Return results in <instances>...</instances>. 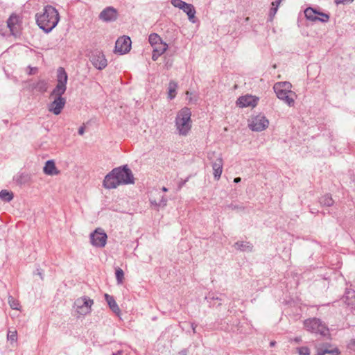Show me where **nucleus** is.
<instances>
[{"instance_id":"1","label":"nucleus","mask_w":355,"mask_h":355,"mask_svg":"<svg viewBox=\"0 0 355 355\" xmlns=\"http://www.w3.org/2000/svg\"><path fill=\"white\" fill-rule=\"evenodd\" d=\"M57 85L50 94V98L53 101L49 105L48 110L55 115L61 113L66 104V99L62 96L67 89V74L62 67H60L57 72Z\"/></svg>"},{"instance_id":"2","label":"nucleus","mask_w":355,"mask_h":355,"mask_svg":"<svg viewBox=\"0 0 355 355\" xmlns=\"http://www.w3.org/2000/svg\"><path fill=\"white\" fill-rule=\"evenodd\" d=\"M134 183V175L127 165L114 168L103 180V186L109 189H115L122 184Z\"/></svg>"},{"instance_id":"3","label":"nucleus","mask_w":355,"mask_h":355,"mask_svg":"<svg viewBox=\"0 0 355 355\" xmlns=\"http://www.w3.org/2000/svg\"><path fill=\"white\" fill-rule=\"evenodd\" d=\"M35 19L38 26L44 32L49 33L57 26L60 15L55 8L47 5L42 11L36 14Z\"/></svg>"},{"instance_id":"4","label":"nucleus","mask_w":355,"mask_h":355,"mask_svg":"<svg viewBox=\"0 0 355 355\" xmlns=\"http://www.w3.org/2000/svg\"><path fill=\"white\" fill-rule=\"evenodd\" d=\"M191 116V112L188 107H184L178 112L175 127L179 135L185 137L189 135L192 128Z\"/></svg>"},{"instance_id":"5","label":"nucleus","mask_w":355,"mask_h":355,"mask_svg":"<svg viewBox=\"0 0 355 355\" xmlns=\"http://www.w3.org/2000/svg\"><path fill=\"white\" fill-rule=\"evenodd\" d=\"M292 85L289 82H279L274 85L273 89L277 98L288 105L293 106L295 94L291 90Z\"/></svg>"},{"instance_id":"6","label":"nucleus","mask_w":355,"mask_h":355,"mask_svg":"<svg viewBox=\"0 0 355 355\" xmlns=\"http://www.w3.org/2000/svg\"><path fill=\"white\" fill-rule=\"evenodd\" d=\"M304 326L306 331L312 334H319L324 337H330L329 328L318 318H313L305 320Z\"/></svg>"},{"instance_id":"7","label":"nucleus","mask_w":355,"mask_h":355,"mask_svg":"<svg viewBox=\"0 0 355 355\" xmlns=\"http://www.w3.org/2000/svg\"><path fill=\"white\" fill-rule=\"evenodd\" d=\"M248 122L249 128L254 132H261L269 125V121L262 114L251 116Z\"/></svg>"},{"instance_id":"8","label":"nucleus","mask_w":355,"mask_h":355,"mask_svg":"<svg viewBox=\"0 0 355 355\" xmlns=\"http://www.w3.org/2000/svg\"><path fill=\"white\" fill-rule=\"evenodd\" d=\"M94 302L86 297L78 298L75 301L76 311L80 315H86L91 311Z\"/></svg>"},{"instance_id":"9","label":"nucleus","mask_w":355,"mask_h":355,"mask_svg":"<svg viewBox=\"0 0 355 355\" xmlns=\"http://www.w3.org/2000/svg\"><path fill=\"white\" fill-rule=\"evenodd\" d=\"M107 238V234L101 228H97L90 234L91 243L98 248H103L105 245Z\"/></svg>"},{"instance_id":"10","label":"nucleus","mask_w":355,"mask_h":355,"mask_svg":"<svg viewBox=\"0 0 355 355\" xmlns=\"http://www.w3.org/2000/svg\"><path fill=\"white\" fill-rule=\"evenodd\" d=\"M304 15L307 19L312 21L327 22L329 19V16L327 14L317 11L311 7L304 10Z\"/></svg>"},{"instance_id":"11","label":"nucleus","mask_w":355,"mask_h":355,"mask_svg":"<svg viewBox=\"0 0 355 355\" xmlns=\"http://www.w3.org/2000/svg\"><path fill=\"white\" fill-rule=\"evenodd\" d=\"M131 48V40L129 37L123 36L119 37L115 44V53L121 55L128 53Z\"/></svg>"},{"instance_id":"12","label":"nucleus","mask_w":355,"mask_h":355,"mask_svg":"<svg viewBox=\"0 0 355 355\" xmlns=\"http://www.w3.org/2000/svg\"><path fill=\"white\" fill-rule=\"evenodd\" d=\"M90 61L93 66L99 70H102L107 65V60L104 54L101 51H94L92 53Z\"/></svg>"},{"instance_id":"13","label":"nucleus","mask_w":355,"mask_h":355,"mask_svg":"<svg viewBox=\"0 0 355 355\" xmlns=\"http://www.w3.org/2000/svg\"><path fill=\"white\" fill-rule=\"evenodd\" d=\"M331 345L328 343H316L315 345V349L317 355H339L340 352L336 347L331 348Z\"/></svg>"},{"instance_id":"14","label":"nucleus","mask_w":355,"mask_h":355,"mask_svg":"<svg viewBox=\"0 0 355 355\" xmlns=\"http://www.w3.org/2000/svg\"><path fill=\"white\" fill-rule=\"evenodd\" d=\"M259 98L252 95L241 96L236 101V105L240 107H254L258 103Z\"/></svg>"},{"instance_id":"15","label":"nucleus","mask_w":355,"mask_h":355,"mask_svg":"<svg viewBox=\"0 0 355 355\" xmlns=\"http://www.w3.org/2000/svg\"><path fill=\"white\" fill-rule=\"evenodd\" d=\"M99 19L106 22L114 21L117 19V10L113 7H107L100 12Z\"/></svg>"},{"instance_id":"16","label":"nucleus","mask_w":355,"mask_h":355,"mask_svg":"<svg viewBox=\"0 0 355 355\" xmlns=\"http://www.w3.org/2000/svg\"><path fill=\"white\" fill-rule=\"evenodd\" d=\"M19 19L16 15H11L7 21V26L10 29L11 34L17 36L19 33Z\"/></svg>"},{"instance_id":"17","label":"nucleus","mask_w":355,"mask_h":355,"mask_svg":"<svg viewBox=\"0 0 355 355\" xmlns=\"http://www.w3.org/2000/svg\"><path fill=\"white\" fill-rule=\"evenodd\" d=\"M43 172L47 175H56L60 173V171L56 168L53 160H48L46 162L43 168Z\"/></svg>"},{"instance_id":"18","label":"nucleus","mask_w":355,"mask_h":355,"mask_svg":"<svg viewBox=\"0 0 355 355\" xmlns=\"http://www.w3.org/2000/svg\"><path fill=\"white\" fill-rule=\"evenodd\" d=\"M212 168L214 178L218 180L223 172V159L220 156H218L212 163Z\"/></svg>"},{"instance_id":"19","label":"nucleus","mask_w":355,"mask_h":355,"mask_svg":"<svg viewBox=\"0 0 355 355\" xmlns=\"http://www.w3.org/2000/svg\"><path fill=\"white\" fill-rule=\"evenodd\" d=\"M345 302L355 309V291L352 289H347L344 296Z\"/></svg>"},{"instance_id":"20","label":"nucleus","mask_w":355,"mask_h":355,"mask_svg":"<svg viewBox=\"0 0 355 355\" xmlns=\"http://www.w3.org/2000/svg\"><path fill=\"white\" fill-rule=\"evenodd\" d=\"M105 298L110 308V309L115 313L117 315H120L121 310L114 300V297L108 294L105 295Z\"/></svg>"},{"instance_id":"21","label":"nucleus","mask_w":355,"mask_h":355,"mask_svg":"<svg viewBox=\"0 0 355 355\" xmlns=\"http://www.w3.org/2000/svg\"><path fill=\"white\" fill-rule=\"evenodd\" d=\"M187 15H188V18L189 21L194 23L195 22V15L196 10L194 6L192 4L185 3L182 9Z\"/></svg>"},{"instance_id":"22","label":"nucleus","mask_w":355,"mask_h":355,"mask_svg":"<svg viewBox=\"0 0 355 355\" xmlns=\"http://www.w3.org/2000/svg\"><path fill=\"white\" fill-rule=\"evenodd\" d=\"M282 1V0H275L274 1L272 2V3H271L272 8H270V10L269 11V18H270V21H272L275 15H276V13L277 12L278 7L281 4Z\"/></svg>"},{"instance_id":"23","label":"nucleus","mask_w":355,"mask_h":355,"mask_svg":"<svg viewBox=\"0 0 355 355\" xmlns=\"http://www.w3.org/2000/svg\"><path fill=\"white\" fill-rule=\"evenodd\" d=\"M234 246L236 250L241 251H251L252 249V246L250 243L244 241L237 242Z\"/></svg>"},{"instance_id":"24","label":"nucleus","mask_w":355,"mask_h":355,"mask_svg":"<svg viewBox=\"0 0 355 355\" xmlns=\"http://www.w3.org/2000/svg\"><path fill=\"white\" fill-rule=\"evenodd\" d=\"M32 87L33 89H35L38 92H44L46 91L48 86L47 83L46 81L41 80L37 82L36 83H33L32 85Z\"/></svg>"},{"instance_id":"25","label":"nucleus","mask_w":355,"mask_h":355,"mask_svg":"<svg viewBox=\"0 0 355 355\" xmlns=\"http://www.w3.org/2000/svg\"><path fill=\"white\" fill-rule=\"evenodd\" d=\"M178 87V85L175 81H171L168 84V98L170 99H173L175 98L176 94V89Z\"/></svg>"},{"instance_id":"26","label":"nucleus","mask_w":355,"mask_h":355,"mask_svg":"<svg viewBox=\"0 0 355 355\" xmlns=\"http://www.w3.org/2000/svg\"><path fill=\"white\" fill-rule=\"evenodd\" d=\"M18 183L21 184H25L31 182V175L28 173H21L19 175L17 179Z\"/></svg>"},{"instance_id":"27","label":"nucleus","mask_w":355,"mask_h":355,"mask_svg":"<svg viewBox=\"0 0 355 355\" xmlns=\"http://www.w3.org/2000/svg\"><path fill=\"white\" fill-rule=\"evenodd\" d=\"M153 50L158 52L159 54H163L168 48V45L165 42H159L158 44L153 46Z\"/></svg>"},{"instance_id":"28","label":"nucleus","mask_w":355,"mask_h":355,"mask_svg":"<svg viewBox=\"0 0 355 355\" xmlns=\"http://www.w3.org/2000/svg\"><path fill=\"white\" fill-rule=\"evenodd\" d=\"M148 40L152 46L158 44L159 42H162L161 37L156 33L150 34L149 35Z\"/></svg>"},{"instance_id":"29","label":"nucleus","mask_w":355,"mask_h":355,"mask_svg":"<svg viewBox=\"0 0 355 355\" xmlns=\"http://www.w3.org/2000/svg\"><path fill=\"white\" fill-rule=\"evenodd\" d=\"M14 198L13 193L8 190H2L0 191V198L4 200H12Z\"/></svg>"},{"instance_id":"30","label":"nucleus","mask_w":355,"mask_h":355,"mask_svg":"<svg viewBox=\"0 0 355 355\" xmlns=\"http://www.w3.org/2000/svg\"><path fill=\"white\" fill-rule=\"evenodd\" d=\"M8 304L12 309H16V310L20 309V306H19V302L12 296L8 297Z\"/></svg>"},{"instance_id":"31","label":"nucleus","mask_w":355,"mask_h":355,"mask_svg":"<svg viewBox=\"0 0 355 355\" xmlns=\"http://www.w3.org/2000/svg\"><path fill=\"white\" fill-rule=\"evenodd\" d=\"M116 278L118 284H122L124 278V273L122 269L119 268L116 270Z\"/></svg>"},{"instance_id":"32","label":"nucleus","mask_w":355,"mask_h":355,"mask_svg":"<svg viewBox=\"0 0 355 355\" xmlns=\"http://www.w3.org/2000/svg\"><path fill=\"white\" fill-rule=\"evenodd\" d=\"M297 351L299 355H310V349L306 346L298 347Z\"/></svg>"},{"instance_id":"33","label":"nucleus","mask_w":355,"mask_h":355,"mask_svg":"<svg viewBox=\"0 0 355 355\" xmlns=\"http://www.w3.org/2000/svg\"><path fill=\"white\" fill-rule=\"evenodd\" d=\"M8 339L11 342H16L17 339V333L16 330L9 331L8 333Z\"/></svg>"},{"instance_id":"34","label":"nucleus","mask_w":355,"mask_h":355,"mask_svg":"<svg viewBox=\"0 0 355 355\" xmlns=\"http://www.w3.org/2000/svg\"><path fill=\"white\" fill-rule=\"evenodd\" d=\"M186 2L182 1V0H171V4L175 7V8H180V10L182 9L184 5L185 4Z\"/></svg>"},{"instance_id":"35","label":"nucleus","mask_w":355,"mask_h":355,"mask_svg":"<svg viewBox=\"0 0 355 355\" xmlns=\"http://www.w3.org/2000/svg\"><path fill=\"white\" fill-rule=\"evenodd\" d=\"M162 54H159L158 52H156L155 51V50H153V55H152V59L155 61L158 59V58Z\"/></svg>"},{"instance_id":"36","label":"nucleus","mask_w":355,"mask_h":355,"mask_svg":"<svg viewBox=\"0 0 355 355\" xmlns=\"http://www.w3.org/2000/svg\"><path fill=\"white\" fill-rule=\"evenodd\" d=\"M293 340L296 343H300L302 341V336H297V337H295Z\"/></svg>"},{"instance_id":"37","label":"nucleus","mask_w":355,"mask_h":355,"mask_svg":"<svg viewBox=\"0 0 355 355\" xmlns=\"http://www.w3.org/2000/svg\"><path fill=\"white\" fill-rule=\"evenodd\" d=\"M84 132H85V128L84 127H80L79 129H78V134L80 135H83L84 134Z\"/></svg>"},{"instance_id":"38","label":"nucleus","mask_w":355,"mask_h":355,"mask_svg":"<svg viewBox=\"0 0 355 355\" xmlns=\"http://www.w3.org/2000/svg\"><path fill=\"white\" fill-rule=\"evenodd\" d=\"M241 181V178H239V177H238V178H235L234 179V183H239V182H240Z\"/></svg>"},{"instance_id":"39","label":"nucleus","mask_w":355,"mask_h":355,"mask_svg":"<svg viewBox=\"0 0 355 355\" xmlns=\"http://www.w3.org/2000/svg\"><path fill=\"white\" fill-rule=\"evenodd\" d=\"M336 4L344 3L345 0H335Z\"/></svg>"},{"instance_id":"40","label":"nucleus","mask_w":355,"mask_h":355,"mask_svg":"<svg viewBox=\"0 0 355 355\" xmlns=\"http://www.w3.org/2000/svg\"><path fill=\"white\" fill-rule=\"evenodd\" d=\"M191 327H192L193 333H196V325H195L194 324H192Z\"/></svg>"},{"instance_id":"41","label":"nucleus","mask_w":355,"mask_h":355,"mask_svg":"<svg viewBox=\"0 0 355 355\" xmlns=\"http://www.w3.org/2000/svg\"><path fill=\"white\" fill-rule=\"evenodd\" d=\"M275 341H271V342L270 343V345L271 347L275 346Z\"/></svg>"},{"instance_id":"42","label":"nucleus","mask_w":355,"mask_h":355,"mask_svg":"<svg viewBox=\"0 0 355 355\" xmlns=\"http://www.w3.org/2000/svg\"><path fill=\"white\" fill-rule=\"evenodd\" d=\"M121 351H119L118 352L114 353V354H113L112 355H121Z\"/></svg>"},{"instance_id":"43","label":"nucleus","mask_w":355,"mask_h":355,"mask_svg":"<svg viewBox=\"0 0 355 355\" xmlns=\"http://www.w3.org/2000/svg\"><path fill=\"white\" fill-rule=\"evenodd\" d=\"M180 355H187V353H186V352H183V351H182V352H181L180 353Z\"/></svg>"},{"instance_id":"44","label":"nucleus","mask_w":355,"mask_h":355,"mask_svg":"<svg viewBox=\"0 0 355 355\" xmlns=\"http://www.w3.org/2000/svg\"><path fill=\"white\" fill-rule=\"evenodd\" d=\"M189 101V102H192L193 101V98L191 96H189V98H188Z\"/></svg>"},{"instance_id":"45","label":"nucleus","mask_w":355,"mask_h":355,"mask_svg":"<svg viewBox=\"0 0 355 355\" xmlns=\"http://www.w3.org/2000/svg\"><path fill=\"white\" fill-rule=\"evenodd\" d=\"M186 94H187V96H189H189H191V93H190L189 92H188V91H187V92H186Z\"/></svg>"},{"instance_id":"46","label":"nucleus","mask_w":355,"mask_h":355,"mask_svg":"<svg viewBox=\"0 0 355 355\" xmlns=\"http://www.w3.org/2000/svg\"><path fill=\"white\" fill-rule=\"evenodd\" d=\"M162 191H167V189H166V187H164L162 188Z\"/></svg>"},{"instance_id":"47","label":"nucleus","mask_w":355,"mask_h":355,"mask_svg":"<svg viewBox=\"0 0 355 355\" xmlns=\"http://www.w3.org/2000/svg\"><path fill=\"white\" fill-rule=\"evenodd\" d=\"M349 1L352 2V1H353V0H349Z\"/></svg>"}]
</instances>
